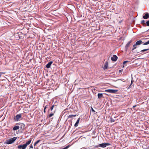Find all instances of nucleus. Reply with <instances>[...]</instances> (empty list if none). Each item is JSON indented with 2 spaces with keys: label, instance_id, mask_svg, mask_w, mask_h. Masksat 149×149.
Masks as SVG:
<instances>
[{
  "label": "nucleus",
  "instance_id": "obj_17",
  "mask_svg": "<svg viewBox=\"0 0 149 149\" xmlns=\"http://www.w3.org/2000/svg\"><path fill=\"white\" fill-rule=\"evenodd\" d=\"M137 46V45H136V44L134 45H133V47L132 49V50H134L135 49H136L137 47V46Z\"/></svg>",
  "mask_w": 149,
  "mask_h": 149
},
{
  "label": "nucleus",
  "instance_id": "obj_31",
  "mask_svg": "<svg viewBox=\"0 0 149 149\" xmlns=\"http://www.w3.org/2000/svg\"><path fill=\"white\" fill-rule=\"evenodd\" d=\"M123 71V70H119V73H121Z\"/></svg>",
  "mask_w": 149,
  "mask_h": 149
},
{
  "label": "nucleus",
  "instance_id": "obj_18",
  "mask_svg": "<svg viewBox=\"0 0 149 149\" xmlns=\"http://www.w3.org/2000/svg\"><path fill=\"white\" fill-rule=\"evenodd\" d=\"M76 116V115H70L69 116L68 118H72L73 117H75Z\"/></svg>",
  "mask_w": 149,
  "mask_h": 149
},
{
  "label": "nucleus",
  "instance_id": "obj_36",
  "mask_svg": "<svg viewBox=\"0 0 149 149\" xmlns=\"http://www.w3.org/2000/svg\"><path fill=\"white\" fill-rule=\"evenodd\" d=\"M44 112L45 113L46 112L45 109H44Z\"/></svg>",
  "mask_w": 149,
  "mask_h": 149
},
{
  "label": "nucleus",
  "instance_id": "obj_34",
  "mask_svg": "<svg viewBox=\"0 0 149 149\" xmlns=\"http://www.w3.org/2000/svg\"><path fill=\"white\" fill-rule=\"evenodd\" d=\"M3 72H0V77H1V74H3Z\"/></svg>",
  "mask_w": 149,
  "mask_h": 149
},
{
  "label": "nucleus",
  "instance_id": "obj_5",
  "mask_svg": "<svg viewBox=\"0 0 149 149\" xmlns=\"http://www.w3.org/2000/svg\"><path fill=\"white\" fill-rule=\"evenodd\" d=\"M26 147L24 144L23 145H19L18 146L17 148L19 149H25Z\"/></svg>",
  "mask_w": 149,
  "mask_h": 149
},
{
  "label": "nucleus",
  "instance_id": "obj_29",
  "mask_svg": "<svg viewBox=\"0 0 149 149\" xmlns=\"http://www.w3.org/2000/svg\"><path fill=\"white\" fill-rule=\"evenodd\" d=\"M91 109L92 110V111L93 112H95V111L93 109V108L92 107H91Z\"/></svg>",
  "mask_w": 149,
  "mask_h": 149
},
{
  "label": "nucleus",
  "instance_id": "obj_33",
  "mask_svg": "<svg viewBox=\"0 0 149 149\" xmlns=\"http://www.w3.org/2000/svg\"><path fill=\"white\" fill-rule=\"evenodd\" d=\"M132 82H133V81H132H132H131V84L130 85V86H129V88H130V87H131V85H132Z\"/></svg>",
  "mask_w": 149,
  "mask_h": 149
},
{
  "label": "nucleus",
  "instance_id": "obj_37",
  "mask_svg": "<svg viewBox=\"0 0 149 149\" xmlns=\"http://www.w3.org/2000/svg\"><path fill=\"white\" fill-rule=\"evenodd\" d=\"M99 147V145L98 146H96L95 147Z\"/></svg>",
  "mask_w": 149,
  "mask_h": 149
},
{
  "label": "nucleus",
  "instance_id": "obj_14",
  "mask_svg": "<svg viewBox=\"0 0 149 149\" xmlns=\"http://www.w3.org/2000/svg\"><path fill=\"white\" fill-rule=\"evenodd\" d=\"M19 128V126H15L13 128V130L14 131L16 130H18Z\"/></svg>",
  "mask_w": 149,
  "mask_h": 149
},
{
  "label": "nucleus",
  "instance_id": "obj_38",
  "mask_svg": "<svg viewBox=\"0 0 149 149\" xmlns=\"http://www.w3.org/2000/svg\"><path fill=\"white\" fill-rule=\"evenodd\" d=\"M124 65L123 66V68H124Z\"/></svg>",
  "mask_w": 149,
  "mask_h": 149
},
{
  "label": "nucleus",
  "instance_id": "obj_1",
  "mask_svg": "<svg viewBox=\"0 0 149 149\" xmlns=\"http://www.w3.org/2000/svg\"><path fill=\"white\" fill-rule=\"evenodd\" d=\"M22 117V114H19L16 115L14 117V119L15 121H18Z\"/></svg>",
  "mask_w": 149,
  "mask_h": 149
},
{
  "label": "nucleus",
  "instance_id": "obj_19",
  "mask_svg": "<svg viewBox=\"0 0 149 149\" xmlns=\"http://www.w3.org/2000/svg\"><path fill=\"white\" fill-rule=\"evenodd\" d=\"M141 23L144 26L146 25L145 21L144 20H143L141 21Z\"/></svg>",
  "mask_w": 149,
  "mask_h": 149
},
{
  "label": "nucleus",
  "instance_id": "obj_7",
  "mask_svg": "<svg viewBox=\"0 0 149 149\" xmlns=\"http://www.w3.org/2000/svg\"><path fill=\"white\" fill-rule=\"evenodd\" d=\"M143 18L144 19H148L149 18V14L147 13L145 14V15L143 16Z\"/></svg>",
  "mask_w": 149,
  "mask_h": 149
},
{
  "label": "nucleus",
  "instance_id": "obj_4",
  "mask_svg": "<svg viewBox=\"0 0 149 149\" xmlns=\"http://www.w3.org/2000/svg\"><path fill=\"white\" fill-rule=\"evenodd\" d=\"M111 59L113 61H116L118 59V57L116 55H113V56L111 57Z\"/></svg>",
  "mask_w": 149,
  "mask_h": 149
},
{
  "label": "nucleus",
  "instance_id": "obj_28",
  "mask_svg": "<svg viewBox=\"0 0 149 149\" xmlns=\"http://www.w3.org/2000/svg\"><path fill=\"white\" fill-rule=\"evenodd\" d=\"M129 62V61H124L123 62V64L124 65L126 63H127V62Z\"/></svg>",
  "mask_w": 149,
  "mask_h": 149
},
{
  "label": "nucleus",
  "instance_id": "obj_21",
  "mask_svg": "<svg viewBox=\"0 0 149 149\" xmlns=\"http://www.w3.org/2000/svg\"><path fill=\"white\" fill-rule=\"evenodd\" d=\"M40 141V140H38L34 144V146H35L36 144H37Z\"/></svg>",
  "mask_w": 149,
  "mask_h": 149
},
{
  "label": "nucleus",
  "instance_id": "obj_8",
  "mask_svg": "<svg viewBox=\"0 0 149 149\" xmlns=\"http://www.w3.org/2000/svg\"><path fill=\"white\" fill-rule=\"evenodd\" d=\"M20 127H19L21 130H23L24 129L25 126L24 124L23 123H21L20 124Z\"/></svg>",
  "mask_w": 149,
  "mask_h": 149
},
{
  "label": "nucleus",
  "instance_id": "obj_22",
  "mask_svg": "<svg viewBox=\"0 0 149 149\" xmlns=\"http://www.w3.org/2000/svg\"><path fill=\"white\" fill-rule=\"evenodd\" d=\"M149 44V40L143 44V45H147Z\"/></svg>",
  "mask_w": 149,
  "mask_h": 149
},
{
  "label": "nucleus",
  "instance_id": "obj_3",
  "mask_svg": "<svg viewBox=\"0 0 149 149\" xmlns=\"http://www.w3.org/2000/svg\"><path fill=\"white\" fill-rule=\"evenodd\" d=\"M118 91V90L114 89H107L105 90V92L111 93H115Z\"/></svg>",
  "mask_w": 149,
  "mask_h": 149
},
{
  "label": "nucleus",
  "instance_id": "obj_27",
  "mask_svg": "<svg viewBox=\"0 0 149 149\" xmlns=\"http://www.w3.org/2000/svg\"><path fill=\"white\" fill-rule=\"evenodd\" d=\"M146 25L148 26H149V20H148V21H147L146 22Z\"/></svg>",
  "mask_w": 149,
  "mask_h": 149
},
{
  "label": "nucleus",
  "instance_id": "obj_2",
  "mask_svg": "<svg viewBox=\"0 0 149 149\" xmlns=\"http://www.w3.org/2000/svg\"><path fill=\"white\" fill-rule=\"evenodd\" d=\"M111 144L108 143H104L100 144L99 145V146L102 148H105L107 146L110 145Z\"/></svg>",
  "mask_w": 149,
  "mask_h": 149
},
{
  "label": "nucleus",
  "instance_id": "obj_30",
  "mask_svg": "<svg viewBox=\"0 0 149 149\" xmlns=\"http://www.w3.org/2000/svg\"><path fill=\"white\" fill-rule=\"evenodd\" d=\"M33 148V146L32 145H31L30 146V148Z\"/></svg>",
  "mask_w": 149,
  "mask_h": 149
},
{
  "label": "nucleus",
  "instance_id": "obj_11",
  "mask_svg": "<svg viewBox=\"0 0 149 149\" xmlns=\"http://www.w3.org/2000/svg\"><path fill=\"white\" fill-rule=\"evenodd\" d=\"M143 42H143L141 40H139V41H137L136 42L135 44H136V45H141L142 43H143V44L144 43Z\"/></svg>",
  "mask_w": 149,
  "mask_h": 149
},
{
  "label": "nucleus",
  "instance_id": "obj_32",
  "mask_svg": "<svg viewBox=\"0 0 149 149\" xmlns=\"http://www.w3.org/2000/svg\"><path fill=\"white\" fill-rule=\"evenodd\" d=\"M48 105H46L45 107V108H44V109H46L48 107Z\"/></svg>",
  "mask_w": 149,
  "mask_h": 149
},
{
  "label": "nucleus",
  "instance_id": "obj_15",
  "mask_svg": "<svg viewBox=\"0 0 149 149\" xmlns=\"http://www.w3.org/2000/svg\"><path fill=\"white\" fill-rule=\"evenodd\" d=\"M98 98L101 99L102 97H103L102 93H98L97 95Z\"/></svg>",
  "mask_w": 149,
  "mask_h": 149
},
{
  "label": "nucleus",
  "instance_id": "obj_26",
  "mask_svg": "<svg viewBox=\"0 0 149 149\" xmlns=\"http://www.w3.org/2000/svg\"><path fill=\"white\" fill-rule=\"evenodd\" d=\"M54 105H53L50 108V110L52 111V110L54 107Z\"/></svg>",
  "mask_w": 149,
  "mask_h": 149
},
{
  "label": "nucleus",
  "instance_id": "obj_24",
  "mask_svg": "<svg viewBox=\"0 0 149 149\" xmlns=\"http://www.w3.org/2000/svg\"><path fill=\"white\" fill-rule=\"evenodd\" d=\"M54 115V113H50L49 115V117L50 118L52 116Z\"/></svg>",
  "mask_w": 149,
  "mask_h": 149
},
{
  "label": "nucleus",
  "instance_id": "obj_13",
  "mask_svg": "<svg viewBox=\"0 0 149 149\" xmlns=\"http://www.w3.org/2000/svg\"><path fill=\"white\" fill-rule=\"evenodd\" d=\"M79 120H80V118H79L77 119V121H76V123H75V124H74V126L75 127H76L78 126V125L79 123Z\"/></svg>",
  "mask_w": 149,
  "mask_h": 149
},
{
  "label": "nucleus",
  "instance_id": "obj_20",
  "mask_svg": "<svg viewBox=\"0 0 149 149\" xmlns=\"http://www.w3.org/2000/svg\"><path fill=\"white\" fill-rule=\"evenodd\" d=\"M4 143H6V144H9V139L7 140L6 141L4 142Z\"/></svg>",
  "mask_w": 149,
  "mask_h": 149
},
{
  "label": "nucleus",
  "instance_id": "obj_35",
  "mask_svg": "<svg viewBox=\"0 0 149 149\" xmlns=\"http://www.w3.org/2000/svg\"><path fill=\"white\" fill-rule=\"evenodd\" d=\"M136 105H135L133 107V109H134V108H135V107H136Z\"/></svg>",
  "mask_w": 149,
  "mask_h": 149
},
{
  "label": "nucleus",
  "instance_id": "obj_9",
  "mask_svg": "<svg viewBox=\"0 0 149 149\" xmlns=\"http://www.w3.org/2000/svg\"><path fill=\"white\" fill-rule=\"evenodd\" d=\"M32 140V138L30 139L28 141L26 142L24 144L26 147L27 146L29 145L30 143L31 142Z\"/></svg>",
  "mask_w": 149,
  "mask_h": 149
},
{
  "label": "nucleus",
  "instance_id": "obj_6",
  "mask_svg": "<svg viewBox=\"0 0 149 149\" xmlns=\"http://www.w3.org/2000/svg\"><path fill=\"white\" fill-rule=\"evenodd\" d=\"M17 139V137H15L11 139H10V144H12Z\"/></svg>",
  "mask_w": 149,
  "mask_h": 149
},
{
  "label": "nucleus",
  "instance_id": "obj_23",
  "mask_svg": "<svg viewBox=\"0 0 149 149\" xmlns=\"http://www.w3.org/2000/svg\"><path fill=\"white\" fill-rule=\"evenodd\" d=\"M149 50V48H148V49H144L142 50L141 51V52H145V51H148V50Z\"/></svg>",
  "mask_w": 149,
  "mask_h": 149
},
{
  "label": "nucleus",
  "instance_id": "obj_10",
  "mask_svg": "<svg viewBox=\"0 0 149 149\" xmlns=\"http://www.w3.org/2000/svg\"><path fill=\"white\" fill-rule=\"evenodd\" d=\"M52 63L53 62L52 61L49 62L46 65V68H50Z\"/></svg>",
  "mask_w": 149,
  "mask_h": 149
},
{
  "label": "nucleus",
  "instance_id": "obj_16",
  "mask_svg": "<svg viewBox=\"0 0 149 149\" xmlns=\"http://www.w3.org/2000/svg\"><path fill=\"white\" fill-rule=\"evenodd\" d=\"M108 63L107 62H106L105 65L104 66V69H107L108 67Z\"/></svg>",
  "mask_w": 149,
  "mask_h": 149
},
{
  "label": "nucleus",
  "instance_id": "obj_12",
  "mask_svg": "<svg viewBox=\"0 0 149 149\" xmlns=\"http://www.w3.org/2000/svg\"><path fill=\"white\" fill-rule=\"evenodd\" d=\"M131 42V41H130L128 42L126 45L125 46V48L126 50H127L128 49V47H129V46H130Z\"/></svg>",
  "mask_w": 149,
  "mask_h": 149
},
{
  "label": "nucleus",
  "instance_id": "obj_25",
  "mask_svg": "<svg viewBox=\"0 0 149 149\" xmlns=\"http://www.w3.org/2000/svg\"><path fill=\"white\" fill-rule=\"evenodd\" d=\"M114 120L112 119V118H110V121L111 122H114Z\"/></svg>",
  "mask_w": 149,
  "mask_h": 149
}]
</instances>
